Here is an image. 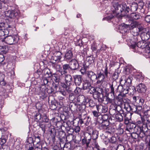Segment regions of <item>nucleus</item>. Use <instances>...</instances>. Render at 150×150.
Masks as SVG:
<instances>
[{"label":"nucleus","instance_id":"obj_1","mask_svg":"<svg viewBox=\"0 0 150 150\" xmlns=\"http://www.w3.org/2000/svg\"><path fill=\"white\" fill-rule=\"evenodd\" d=\"M129 5L130 4L127 1L121 4H119L118 2L113 4V7L115 10L112 11L111 14L103 18V20L109 21L115 17L120 18L124 16L125 14L130 11Z\"/></svg>","mask_w":150,"mask_h":150},{"label":"nucleus","instance_id":"obj_2","mask_svg":"<svg viewBox=\"0 0 150 150\" xmlns=\"http://www.w3.org/2000/svg\"><path fill=\"white\" fill-rule=\"evenodd\" d=\"M130 47L134 50V51L139 53L143 52L146 54L150 52V42L143 41H139L136 44H131Z\"/></svg>","mask_w":150,"mask_h":150},{"label":"nucleus","instance_id":"obj_3","mask_svg":"<svg viewBox=\"0 0 150 150\" xmlns=\"http://www.w3.org/2000/svg\"><path fill=\"white\" fill-rule=\"evenodd\" d=\"M104 70L102 69H98L96 70V75L97 79H100L101 81H109L111 77V73L108 70L107 64L106 63L104 68Z\"/></svg>","mask_w":150,"mask_h":150},{"label":"nucleus","instance_id":"obj_4","mask_svg":"<svg viewBox=\"0 0 150 150\" xmlns=\"http://www.w3.org/2000/svg\"><path fill=\"white\" fill-rule=\"evenodd\" d=\"M6 16L10 18L14 19V21L18 22L20 18V13L16 10H8L5 12Z\"/></svg>","mask_w":150,"mask_h":150},{"label":"nucleus","instance_id":"obj_5","mask_svg":"<svg viewBox=\"0 0 150 150\" xmlns=\"http://www.w3.org/2000/svg\"><path fill=\"white\" fill-rule=\"evenodd\" d=\"M62 68V69L57 70V72L55 74L64 78L65 74L71 71V69L69 64H67L63 65Z\"/></svg>","mask_w":150,"mask_h":150},{"label":"nucleus","instance_id":"obj_6","mask_svg":"<svg viewBox=\"0 0 150 150\" xmlns=\"http://www.w3.org/2000/svg\"><path fill=\"white\" fill-rule=\"evenodd\" d=\"M108 84L110 90L108 93H112L114 96L115 94V92L117 93L118 91H119L120 88H122V86L118 85L115 81H113L111 83H108Z\"/></svg>","mask_w":150,"mask_h":150},{"label":"nucleus","instance_id":"obj_7","mask_svg":"<svg viewBox=\"0 0 150 150\" xmlns=\"http://www.w3.org/2000/svg\"><path fill=\"white\" fill-rule=\"evenodd\" d=\"M19 38L17 35H13V36H8L5 38L6 43L11 45L17 43Z\"/></svg>","mask_w":150,"mask_h":150},{"label":"nucleus","instance_id":"obj_8","mask_svg":"<svg viewBox=\"0 0 150 150\" xmlns=\"http://www.w3.org/2000/svg\"><path fill=\"white\" fill-rule=\"evenodd\" d=\"M45 89L46 86H42L38 88V91H36V94L38 95L39 99L41 100H44L47 97V94H46L45 91Z\"/></svg>","mask_w":150,"mask_h":150},{"label":"nucleus","instance_id":"obj_9","mask_svg":"<svg viewBox=\"0 0 150 150\" xmlns=\"http://www.w3.org/2000/svg\"><path fill=\"white\" fill-rule=\"evenodd\" d=\"M87 131L88 133L92 139L95 140L98 138V132L95 129L90 126L88 127Z\"/></svg>","mask_w":150,"mask_h":150},{"label":"nucleus","instance_id":"obj_10","mask_svg":"<svg viewBox=\"0 0 150 150\" xmlns=\"http://www.w3.org/2000/svg\"><path fill=\"white\" fill-rule=\"evenodd\" d=\"M103 93V89L102 88H99V90L97 91L93 94L94 98L98 99L99 101H103L104 98Z\"/></svg>","mask_w":150,"mask_h":150},{"label":"nucleus","instance_id":"obj_11","mask_svg":"<svg viewBox=\"0 0 150 150\" xmlns=\"http://www.w3.org/2000/svg\"><path fill=\"white\" fill-rule=\"evenodd\" d=\"M52 77L55 81L53 84V86L56 90L59 85V83L63 78L54 73L53 74Z\"/></svg>","mask_w":150,"mask_h":150},{"label":"nucleus","instance_id":"obj_12","mask_svg":"<svg viewBox=\"0 0 150 150\" xmlns=\"http://www.w3.org/2000/svg\"><path fill=\"white\" fill-rule=\"evenodd\" d=\"M97 127L100 130L105 131L107 130L109 123H107L96 120Z\"/></svg>","mask_w":150,"mask_h":150},{"label":"nucleus","instance_id":"obj_13","mask_svg":"<svg viewBox=\"0 0 150 150\" xmlns=\"http://www.w3.org/2000/svg\"><path fill=\"white\" fill-rule=\"evenodd\" d=\"M137 22L135 21H131V27L130 29H132L131 33L133 36L139 35L138 29L136 28L137 26Z\"/></svg>","mask_w":150,"mask_h":150},{"label":"nucleus","instance_id":"obj_14","mask_svg":"<svg viewBox=\"0 0 150 150\" xmlns=\"http://www.w3.org/2000/svg\"><path fill=\"white\" fill-rule=\"evenodd\" d=\"M141 121L139 120L137 122V126L147 128V129H150V125L149 124L146 120L141 117Z\"/></svg>","mask_w":150,"mask_h":150},{"label":"nucleus","instance_id":"obj_15","mask_svg":"<svg viewBox=\"0 0 150 150\" xmlns=\"http://www.w3.org/2000/svg\"><path fill=\"white\" fill-rule=\"evenodd\" d=\"M71 71L77 70L79 68V64L78 61L75 59H72L69 63Z\"/></svg>","mask_w":150,"mask_h":150},{"label":"nucleus","instance_id":"obj_16","mask_svg":"<svg viewBox=\"0 0 150 150\" xmlns=\"http://www.w3.org/2000/svg\"><path fill=\"white\" fill-rule=\"evenodd\" d=\"M136 88L137 91L140 93H145L147 89L145 85L142 83L138 84L136 86Z\"/></svg>","mask_w":150,"mask_h":150},{"label":"nucleus","instance_id":"obj_17","mask_svg":"<svg viewBox=\"0 0 150 150\" xmlns=\"http://www.w3.org/2000/svg\"><path fill=\"white\" fill-rule=\"evenodd\" d=\"M74 82L76 86H79L82 83V76L80 75H76L73 76Z\"/></svg>","mask_w":150,"mask_h":150},{"label":"nucleus","instance_id":"obj_18","mask_svg":"<svg viewBox=\"0 0 150 150\" xmlns=\"http://www.w3.org/2000/svg\"><path fill=\"white\" fill-rule=\"evenodd\" d=\"M91 140V138L89 139H87L86 137H85L82 139V142L83 144H86V146L87 150H93V147L91 146H90L89 144Z\"/></svg>","mask_w":150,"mask_h":150},{"label":"nucleus","instance_id":"obj_19","mask_svg":"<svg viewBox=\"0 0 150 150\" xmlns=\"http://www.w3.org/2000/svg\"><path fill=\"white\" fill-rule=\"evenodd\" d=\"M143 113V116L142 117L146 120V122L150 125V110L148 109L145 110Z\"/></svg>","mask_w":150,"mask_h":150},{"label":"nucleus","instance_id":"obj_20","mask_svg":"<svg viewBox=\"0 0 150 150\" xmlns=\"http://www.w3.org/2000/svg\"><path fill=\"white\" fill-rule=\"evenodd\" d=\"M97 110L100 113H105L108 111V107L106 105H96Z\"/></svg>","mask_w":150,"mask_h":150},{"label":"nucleus","instance_id":"obj_21","mask_svg":"<svg viewBox=\"0 0 150 150\" xmlns=\"http://www.w3.org/2000/svg\"><path fill=\"white\" fill-rule=\"evenodd\" d=\"M62 54L59 52H55L51 57V60L54 61L55 62L60 61L62 58Z\"/></svg>","mask_w":150,"mask_h":150},{"label":"nucleus","instance_id":"obj_22","mask_svg":"<svg viewBox=\"0 0 150 150\" xmlns=\"http://www.w3.org/2000/svg\"><path fill=\"white\" fill-rule=\"evenodd\" d=\"M142 40L147 42L146 41L150 38V31H147L145 33H142L140 36Z\"/></svg>","mask_w":150,"mask_h":150},{"label":"nucleus","instance_id":"obj_23","mask_svg":"<svg viewBox=\"0 0 150 150\" xmlns=\"http://www.w3.org/2000/svg\"><path fill=\"white\" fill-rule=\"evenodd\" d=\"M129 17L132 19L131 21H133V20H137L140 19L141 18L140 14L138 12H133L131 13Z\"/></svg>","mask_w":150,"mask_h":150},{"label":"nucleus","instance_id":"obj_24","mask_svg":"<svg viewBox=\"0 0 150 150\" xmlns=\"http://www.w3.org/2000/svg\"><path fill=\"white\" fill-rule=\"evenodd\" d=\"M109 116L108 114H104L103 115H100L99 117L97 120L103 121L107 123H109Z\"/></svg>","mask_w":150,"mask_h":150},{"label":"nucleus","instance_id":"obj_25","mask_svg":"<svg viewBox=\"0 0 150 150\" xmlns=\"http://www.w3.org/2000/svg\"><path fill=\"white\" fill-rule=\"evenodd\" d=\"M73 56V54L71 50H67L64 57V59L65 60L68 61L71 59Z\"/></svg>","mask_w":150,"mask_h":150},{"label":"nucleus","instance_id":"obj_26","mask_svg":"<svg viewBox=\"0 0 150 150\" xmlns=\"http://www.w3.org/2000/svg\"><path fill=\"white\" fill-rule=\"evenodd\" d=\"M87 76L90 80L93 82L95 81L97 79L96 74L92 71H89L87 73Z\"/></svg>","mask_w":150,"mask_h":150},{"label":"nucleus","instance_id":"obj_27","mask_svg":"<svg viewBox=\"0 0 150 150\" xmlns=\"http://www.w3.org/2000/svg\"><path fill=\"white\" fill-rule=\"evenodd\" d=\"M65 82L67 85H71L73 81V79L71 75L69 74H65L64 76Z\"/></svg>","mask_w":150,"mask_h":150},{"label":"nucleus","instance_id":"obj_28","mask_svg":"<svg viewBox=\"0 0 150 150\" xmlns=\"http://www.w3.org/2000/svg\"><path fill=\"white\" fill-rule=\"evenodd\" d=\"M136 107L137 105H135L133 104H131V105H128V107H126L125 105L124 108L127 111L129 112V111H131L132 112L135 113L136 110Z\"/></svg>","mask_w":150,"mask_h":150},{"label":"nucleus","instance_id":"obj_29","mask_svg":"<svg viewBox=\"0 0 150 150\" xmlns=\"http://www.w3.org/2000/svg\"><path fill=\"white\" fill-rule=\"evenodd\" d=\"M131 23L130 24H127L123 23L120 26L119 28L120 30H124V32H127V30L131 28Z\"/></svg>","mask_w":150,"mask_h":150},{"label":"nucleus","instance_id":"obj_30","mask_svg":"<svg viewBox=\"0 0 150 150\" xmlns=\"http://www.w3.org/2000/svg\"><path fill=\"white\" fill-rule=\"evenodd\" d=\"M50 108L52 110H55L57 107L58 103L55 100H51L50 103L49 102Z\"/></svg>","mask_w":150,"mask_h":150},{"label":"nucleus","instance_id":"obj_31","mask_svg":"<svg viewBox=\"0 0 150 150\" xmlns=\"http://www.w3.org/2000/svg\"><path fill=\"white\" fill-rule=\"evenodd\" d=\"M86 105H84L79 104L77 105V111H79L80 112L84 113L83 115H85L86 111L85 110Z\"/></svg>","mask_w":150,"mask_h":150},{"label":"nucleus","instance_id":"obj_32","mask_svg":"<svg viewBox=\"0 0 150 150\" xmlns=\"http://www.w3.org/2000/svg\"><path fill=\"white\" fill-rule=\"evenodd\" d=\"M91 82L88 80H86L83 83L82 88L83 90H88L90 87L91 88Z\"/></svg>","mask_w":150,"mask_h":150},{"label":"nucleus","instance_id":"obj_33","mask_svg":"<svg viewBox=\"0 0 150 150\" xmlns=\"http://www.w3.org/2000/svg\"><path fill=\"white\" fill-rule=\"evenodd\" d=\"M113 105L114 106V108H110V110L109 112L111 115L115 116L118 111L117 110V107L116 104V103H115L113 104Z\"/></svg>","mask_w":150,"mask_h":150},{"label":"nucleus","instance_id":"obj_34","mask_svg":"<svg viewBox=\"0 0 150 150\" xmlns=\"http://www.w3.org/2000/svg\"><path fill=\"white\" fill-rule=\"evenodd\" d=\"M113 99L110 98L108 96H104L103 98V101H101L103 103H104V104H107L108 103H111L112 105H113L112 104Z\"/></svg>","mask_w":150,"mask_h":150},{"label":"nucleus","instance_id":"obj_35","mask_svg":"<svg viewBox=\"0 0 150 150\" xmlns=\"http://www.w3.org/2000/svg\"><path fill=\"white\" fill-rule=\"evenodd\" d=\"M124 87V86H122V88H120L119 92L122 93L123 95L125 96V94L128 93L130 91L131 89L128 87L126 88H125Z\"/></svg>","mask_w":150,"mask_h":150},{"label":"nucleus","instance_id":"obj_36","mask_svg":"<svg viewBox=\"0 0 150 150\" xmlns=\"http://www.w3.org/2000/svg\"><path fill=\"white\" fill-rule=\"evenodd\" d=\"M34 143L35 142L33 138L31 137H30L26 140L25 146H34Z\"/></svg>","mask_w":150,"mask_h":150},{"label":"nucleus","instance_id":"obj_37","mask_svg":"<svg viewBox=\"0 0 150 150\" xmlns=\"http://www.w3.org/2000/svg\"><path fill=\"white\" fill-rule=\"evenodd\" d=\"M49 119L47 117L46 115L43 114L42 115L41 121L44 122H45L48 123L47 124L48 127H50L51 126V124L49 123Z\"/></svg>","mask_w":150,"mask_h":150},{"label":"nucleus","instance_id":"obj_38","mask_svg":"<svg viewBox=\"0 0 150 150\" xmlns=\"http://www.w3.org/2000/svg\"><path fill=\"white\" fill-rule=\"evenodd\" d=\"M142 105H137L136 110L135 113L140 116H141L142 113L143 112V109L142 108Z\"/></svg>","mask_w":150,"mask_h":150},{"label":"nucleus","instance_id":"obj_39","mask_svg":"<svg viewBox=\"0 0 150 150\" xmlns=\"http://www.w3.org/2000/svg\"><path fill=\"white\" fill-rule=\"evenodd\" d=\"M138 8V5L137 3L133 2L130 5V11H135L137 10Z\"/></svg>","mask_w":150,"mask_h":150},{"label":"nucleus","instance_id":"obj_40","mask_svg":"<svg viewBox=\"0 0 150 150\" xmlns=\"http://www.w3.org/2000/svg\"><path fill=\"white\" fill-rule=\"evenodd\" d=\"M63 122L64 124L63 126L65 128L66 130H68L69 128L72 127V124L69 121H67L66 122Z\"/></svg>","mask_w":150,"mask_h":150},{"label":"nucleus","instance_id":"obj_41","mask_svg":"<svg viewBox=\"0 0 150 150\" xmlns=\"http://www.w3.org/2000/svg\"><path fill=\"white\" fill-rule=\"evenodd\" d=\"M7 137H6L2 136L0 138V144L1 146V148L4 149V147L5 146L4 144L6 142L7 140Z\"/></svg>","mask_w":150,"mask_h":150},{"label":"nucleus","instance_id":"obj_42","mask_svg":"<svg viewBox=\"0 0 150 150\" xmlns=\"http://www.w3.org/2000/svg\"><path fill=\"white\" fill-rule=\"evenodd\" d=\"M3 10H10L11 9V6H8L7 3H2L1 4V8Z\"/></svg>","mask_w":150,"mask_h":150},{"label":"nucleus","instance_id":"obj_43","mask_svg":"<svg viewBox=\"0 0 150 150\" xmlns=\"http://www.w3.org/2000/svg\"><path fill=\"white\" fill-rule=\"evenodd\" d=\"M77 105L73 102L69 104V108L73 112L77 111Z\"/></svg>","mask_w":150,"mask_h":150},{"label":"nucleus","instance_id":"obj_44","mask_svg":"<svg viewBox=\"0 0 150 150\" xmlns=\"http://www.w3.org/2000/svg\"><path fill=\"white\" fill-rule=\"evenodd\" d=\"M41 135L40 134H36L34 135V142L36 144H38L41 141Z\"/></svg>","mask_w":150,"mask_h":150},{"label":"nucleus","instance_id":"obj_45","mask_svg":"<svg viewBox=\"0 0 150 150\" xmlns=\"http://www.w3.org/2000/svg\"><path fill=\"white\" fill-rule=\"evenodd\" d=\"M147 128H144L137 125H136L135 128H134V130L136 132V133L137 134V136H138L139 133L143 129L146 130Z\"/></svg>","mask_w":150,"mask_h":150},{"label":"nucleus","instance_id":"obj_46","mask_svg":"<svg viewBox=\"0 0 150 150\" xmlns=\"http://www.w3.org/2000/svg\"><path fill=\"white\" fill-rule=\"evenodd\" d=\"M68 98L70 101H71L72 102H73L74 101H76L75 100L76 99L75 95L72 92L70 93H69Z\"/></svg>","mask_w":150,"mask_h":150},{"label":"nucleus","instance_id":"obj_47","mask_svg":"<svg viewBox=\"0 0 150 150\" xmlns=\"http://www.w3.org/2000/svg\"><path fill=\"white\" fill-rule=\"evenodd\" d=\"M59 144L61 147L63 146V147H67L69 149L70 147L68 148L69 146H66V144H65V141H66V138H61L59 139Z\"/></svg>","mask_w":150,"mask_h":150},{"label":"nucleus","instance_id":"obj_48","mask_svg":"<svg viewBox=\"0 0 150 150\" xmlns=\"http://www.w3.org/2000/svg\"><path fill=\"white\" fill-rule=\"evenodd\" d=\"M132 78L131 76H129L127 78V79L125 80V82L124 85V87H125V85L127 86L130 85L132 82Z\"/></svg>","mask_w":150,"mask_h":150},{"label":"nucleus","instance_id":"obj_49","mask_svg":"<svg viewBox=\"0 0 150 150\" xmlns=\"http://www.w3.org/2000/svg\"><path fill=\"white\" fill-rule=\"evenodd\" d=\"M115 117L116 119L119 122H121L123 120V116L121 115L120 113L117 112L115 115Z\"/></svg>","mask_w":150,"mask_h":150},{"label":"nucleus","instance_id":"obj_50","mask_svg":"<svg viewBox=\"0 0 150 150\" xmlns=\"http://www.w3.org/2000/svg\"><path fill=\"white\" fill-rule=\"evenodd\" d=\"M50 135L52 142H54L55 140V137L56 135V132L54 129H53V130H50Z\"/></svg>","mask_w":150,"mask_h":150},{"label":"nucleus","instance_id":"obj_51","mask_svg":"<svg viewBox=\"0 0 150 150\" xmlns=\"http://www.w3.org/2000/svg\"><path fill=\"white\" fill-rule=\"evenodd\" d=\"M42 115H41L39 113H37L34 116L35 120L37 122L40 120L41 121Z\"/></svg>","mask_w":150,"mask_h":150},{"label":"nucleus","instance_id":"obj_52","mask_svg":"<svg viewBox=\"0 0 150 150\" xmlns=\"http://www.w3.org/2000/svg\"><path fill=\"white\" fill-rule=\"evenodd\" d=\"M59 139L66 138V134L63 131H59L58 133Z\"/></svg>","mask_w":150,"mask_h":150},{"label":"nucleus","instance_id":"obj_53","mask_svg":"<svg viewBox=\"0 0 150 150\" xmlns=\"http://www.w3.org/2000/svg\"><path fill=\"white\" fill-rule=\"evenodd\" d=\"M84 99V96L83 95H79L77 98V101L79 103H83V101Z\"/></svg>","mask_w":150,"mask_h":150},{"label":"nucleus","instance_id":"obj_54","mask_svg":"<svg viewBox=\"0 0 150 150\" xmlns=\"http://www.w3.org/2000/svg\"><path fill=\"white\" fill-rule=\"evenodd\" d=\"M96 105L92 100L91 99L90 102L88 103L87 106L90 107L92 108H93L95 107L96 108V105Z\"/></svg>","mask_w":150,"mask_h":150},{"label":"nucleus","instance_id":"obj_55","mask_svg":"<svg viewBox=\"0 0 150 150\" xmlns=\"http://www.w3.org/2000/svg\"><path fill=\"white\" fill-rule=\"evenodd\" d=\"M136 125L135 124L131 122L127 126V129H133L134 130Z\"/></svg>","mask_w":150,"mask_h":150},{"label":"nucleus","instance_id":"obj_56","mask_svg":"<svg viewBox=\"0 0 150 150\" xmlns=\"http://www.w3.org/2000/svg\"><path fill=\"white\" fill-rule=\"evenodd\" d=\"M92 114L94 117H96L97 119L98 118L100 115L99 114V112H98L97 110H93L92 111Z\"/></svg>","mask_w":150,"mask_h":150},{"label":"nucleus","instance_id":"obj_57","mask_svg":"<svg viewBox=\"0 0 150 150\" xmlns=\"http://www.w3.org/2000/svg\"><path fill=\"white\" fill-rule=\"evenodd\" d=\"M131 113L130 112H128L127 114H125L124 117V120H127L129 121V120L131 117Z\"/></svg>","mask_w":150,"mask_h":150},{"label":"nucleus","instance_id":"obj_58","mask_svg":"<svg viewBox=\"0 0 150 150\" xmlns=\"http://www.w3.org/2000/svg\"><path fill=\"white\" fill-rule=\"evenodd\" d=\"M44 74L45 75H47L48 76H46L47 77H50L51 76H52L53 74H52V73L50 71V70L48 69H45L44 71Z\"/></svg>","mask_w":150,"mask_h":150},{"label":"nucleus","instance_id":"obj_59","mask_svg":"<svg viewBox=\"0 0 150 150\" xmlns=\"http://www.w3.org/2000/svg\"><path fill=\"white\" fill-rule=\"evenodd\" d=\"M119 74L118 71H115L112 75V79L113 80H116L118 77Z\"/></svg>","mask_w":150,"mask_h":150},{"label":"nucleus","instance_id":"obj_60","mask_svg":"<svg viewBox=\"0 0 150 150\" xmlns=\"http://www.w3.org/2000/svg\"><path fill=\"white\" fill-rule=\"evenodd\" d=\"M82 113H81L80 114L81 119L80 120H79L78 121V123L81 125L83 123L86 124V121L85 120H86V119L84 118H84L83 117H82Z\"/></svg>","mask_w":150,"mask_h":150},{"label":"nucleus","instance_id":"obj_61","mask_svg":"<svg viewBox=\"0 0 150 150\" xmlns=\"http://www.w3.org/2000/svg\"><path fill=\"white\" fill-rule=\"evenodd\" d=\"M144 103V100L141 98L137 97V100L136 102V105H143Z\"/></svg>","mask_w":150,"mask_h":150},{"label":"nucleus","instance_id":"obj_62","mask_svg":"<svg viewBox=\"0 0 150 150\" xmlns=\"http://www.w3.org/2000/svg\"><path fill=\"white\" fill-rule=\"evenodd\" d=\"M137 28L138 30V32H140L141 33L147 32L146 28H145L142 26H139Z\"/></svg>","mask_w":150,"mask_h":150},{"label":"nucleus","instance_id":"obj_63","mask_svg":"<svg viewBox=\"0 0 150 150\" xmlns=\"http://www.w3.org/2000/svg\"><path fill=\"white\" fill-rule=\"evenodd\" d=\"M91 100V99L88 98H86L84 96V99L83 101V103H82V104L84 105H86V106L88 107L87 105Z\"/></svg>","mask_w":150,"mask_h":150},{"label":"nucleus","instance_id":"obj_64","mask_svg":"<svg viewBox=\"0 0 150 150\" xmlns=\"http://www.w3.org/2000/svg\"><path fill=\"white\" fill-rule=\"evenodd\" d=\"M87 66L85 64H83V67L80 69V71L81 74H84L85 73L87 69Z\"/></svg>","mask_w":150,"mask_h":150}]
</instances>
